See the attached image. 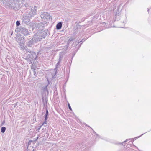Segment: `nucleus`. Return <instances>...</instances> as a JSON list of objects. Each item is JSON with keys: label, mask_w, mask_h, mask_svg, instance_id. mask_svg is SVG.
<instances>
[{"label": "nucleus", "mask_w": 151, "mask_h": 151, "mask_svg": "<svg viewBox=\"0 0 151 151\" xmlns=\"http://www.w3.org/2000/svg\"><path fill=\"white\" fill-rule=\"evenodd\" d=\"M21 4V1L18 0H9L6 2L4 6L7 8H11L17 10L20 8Z\"/></svg>", "instance_id": "nucleus-1"}, {"label": "nucleus", "mask_w": 151, "mask_h": 151, "mask_svg": "<svg viewBox=\"0 0 151 151\" xmlns=\"http://www.w3.org/2000/svg\"><path fill=\"white\" fill-rule=\"evenodd\" d=\"M45 35L42 31H38L34 35L32 39L30 40L28 44V47H31L34 42H37L41 39L45 38Z\"/></svg>", "instance_id": "nucleus-2"}, {"label": "nucleus", "mask_w": 151, "mask_h": 151, "mask_svg": "<svg viewBox=\"0 0 151 151\" xmlns=\"http://www.w3.org/2000/svg\"><path fill=\"white\" fill-rule=\"evenodd\" d=\"M60 67V65H56L54 69L51 70L50 73H49L50 76V79H51L50 83L49 79H47L48 81V84H53V85H56L57 81L55 78L56 77V74L57 73L58 69Z\"/></svg>", "instance_id": "nucleus-3"}, {"label": "nucleus", "mask_w": 151, "mask_h": 151, "mask_svg": "<svg viewBox=\"0 0 151 151\" xmlns=\"http://www.w3.org/2000/svg\"><path fill=\"white\" fill-rule=\"evenodd\" d=\"M37 57L36 54L34 52H32L27 56L26 59L28 61L30 62L33 60H36Z\"/></svg>", "instance_id": "nucleus-4"}, {"label": "nucleus", "mask_w": 151, "mask_h": 151, "mask_svg": "<svg viewBox=\"0 0 151 151\" xmlns=\"http://www.w3.org/2000/svg\"><path fill=\"white\" fill-rule=\"evenodd\" d=\"M37 9V7L36 6H34V8L32 7L31 8V12L29 14L30 15V17H32L36 14Z\"/></svg>", "instance_id": "nucleus-5"}, {"label": "nucleus", "mask_w": 151, "mask_h": 151, "mask_svg": "<svg viewBox=\"0 0 151 151\" xmlns=\"http://www.w3.org/2000/svg\"><path fill=\"white\" fill-rule=\"evenodd\" d=\"M20 32L25 36H27L29 34L28 30L23 27L21 28Z\"/></svg>", "instance_id": "nucleus-6"}, {"label": "nucleus", "mask_w": 151, "mask_h": 151, "mask_svg": "<svg viewBox=\"0 0 151 151\" xmlns=\"http://www.w3.org/2000/svg\"><path fill=\"white\" fill-rule=\"evenodd\" d=\"M43 25L42 23L40 22L39 23H33L32 25L33 27L34 28L41 29L43 27Z\"/></svg>", "instance_id": "nucleus-7"}, {"label": "nucleus", "mask_w": 151, "mask_h": 151, "mask_svg": "<svg viewBox=\"0 0 151 151\" xmlns=\"http://www.w3.org/2000/svg\"><path fill=\"white\" fill-rule=\"evenodd\" d=\"M41 17L42 18L45 19H50V16L49 14L47 13L44 12H42Z\"/></svg>", "instance_id": "nucleus-8"}, {"label": "nucleus", "mask_w": 151, "mask_h": 151, "mask_svg": "<svg viewBox=\"0 0 151 151\" xmlns=\"http://www.w3.org/2000/svg\"><path fill=\"white\" fill-rule=\"evenodd\" d=\"M30 19L29 16H25L23 17V22L26 24H29Z\"/></svg>", "instance_id": "nucleus-9"}, {"label": "nucleus", "mask_w": 151, "mask_h": 151, "mask_svg": "<svg viewBox=\"0 0 151 151\" xmlns=\"http://www.w3.org/2000/svg\"><path fill=\"white\" fill-rule=\"evenodd\" d=\"M48 114V110L47 109H46V112L45 114V122L43 123L42 124V125H44L45 124H47V116Z\"/></svg>", "instance_id": "nucleus-10"}, {"label": "nucleus", "mask_w": 151, "mask_h": 151, "mask_svg": "<svg viewBox=\"0 0 151 151\" xmlns=\"http://www.w3.org/2000/svg\"><path fill=\"white\" fill-rule=\"evenodd\" d=\"M18 41L17 42H19V43L20 45V47L21 48V50H24L25 49V48H27L26 47H25L24 46V44L23 43L19 42V41Z\"/></svg>", "instance_id": "nucleus-11"}, {"label": "nucleus", "mask_w": 151, "mask_h": 151, "mask_svg": "<svg viewBox=\"0 0 151 151\" xmlns=\"http://www.w3.org/2000/svg\"><path fill=\"white\" fill-rule=\"evenodd\" d=\"M62 26V23L60 22L58 23L56 26V29L59 30L61 29Z\"/></svg>", "instance_id": "nucleus-12"}, {"label": "nucleus", "mask_w": 151, "mask_h": 151, "mask_svg": "<svg viewBox=\"0 0 151 151\" xmlns=\"http://www.w3.org/2000/svg\"><path fill=\"white\" fill-rule=\"evenodd\" d=\"M8 1V0H0V2H2L4 6Z\"/></svg>", "instance_id": "nucleus-13"}, {"label": "nucleus", "mask_w": 151, "mask_h": 151, "mask_svg": "<svg viewBox=\"0 0 151 151\" xmlns=\"http://www.w3.org/2000/svg\"><path fill=\"white\" fill-rule=\"evenodd\" d=\"M6 130V128L3 127L1 128V131L2 133H4Z\"/></svg>", "instance_id": "nucleus-14"}, {"label": "nucleus", "mask_w": 151, "mask_h": 151, "mask_svg": "<svg viewBox=\"0 0 151 151\" xmlns=\"http://www.w3.org/2000/svg\"><path fill=\"white\" fill-rule=\"evenodd\" d=\"M26 50V52H29L30 53H31L32 52H31V51L29 50V49H28V48H27H27H25V49H24Z\"/></svg>", "instance_id": "nucleus-15"}, {"label": "nucleus", "mask_w": 151, "mask_h": 151, "mask_svg": "<svg viewBox=\"0 0 151 151\" xmlns=\"http://www.w3.org/2000/svg\"><path fill=\"white\" fill-rule=\"evenodd\" d=\"M62 58H63V56L61 55H60L59 58V61L60 62L62 59Z\"/></svg>", "instance_id": "nucleus-16"}, {"label": "nucleus", "mask_w": 151, "mask_h": 151, "mask_svg": "<svg viewBox=\"0 0 151 151\" xmlns=\"http://www.w3.org/2000/svg\"><path fill=\"white\" fill-rule=\"evenodd\" d=\"M16 25L17 26H18L20 25V23L19 21H17L16 22Z\"/></svg>", "instance_id": "nucleus-17"}, {"label": "nucleus", "mask_w": 151, "mask_h": 151, "mask_svg": "<svg viewBox=\"0 0 151 151\" xmlns=\"http://www.w3.org/2000/svg\"><path fill=\"white\" fill-rule=\"evenodd\" d=\"M35 69H34L33 70V73H34V75L35 76H36V72L35 71Z\"/></svg>", "instance_id": "nucleus-18"}, {"label": "nucleus", "mask_w": 151, "mask_h": 151, "mask_svg": "<svg viewBox=\"0 0 151 151\" xmlns=\"http://www.w3.org/2000/svg\"><path fill=\"white\" fill-rule=\"evenodd\" d=\"M44 91H46L48 93V90H47V86H46L44 88Z\"/></svg>", "instance_id": "nucleus-19"}, {"label": "nucleus", "mask_w": 151, "mask_h": 151, "mask_svg": "<svg viewBox=\"0 0 151 151\" xmlns=\"http://www.w3.org/2000/svg\"><path fill=\"white\" fill-rule=\"evenodd\" d=\"M68 105L69 108V109L70 110L72 111V109L71 107V106L70 105V104L69 103H68Z\"/></svg>", "instance_id": "nucleus-20"}, {"label": "nucleus", "mask_w": 151, "mask_h": 151, "mask_svg": "<svg viewBox=\"0 0 151 151\" xmlns=\"http://www.w3.org/2000/svg\"><path fill=\"white\" fill-rule=\"evenodd\" d=\"M32 140H29V142L28 143V145H29L31 144V142H32Z\"/></svg>", "instance_id": "nucleus-21"}, {"label": "nucleus", "mask_w": 151, "mask_h": 151, "mask_svg": "<svg viewBox=\"0 0 151 151\" xmlns=\"http://www.w3.org/2000/svg\"><path fill=\"white\" fill-rule=\"evenodd\" d=\"M60 62L58 61L56 64V65H60Z\"/></svg>", "instance_id": "nucleus-22"}, {"label": "nucleus", "mask_w": 151, "mask_h": 151, "mask_svg": "<svg viewBox=\"0 0 151 151\" xmlns=\"http://www.w3.org/2000/svg\"><path fill=\"white\" fill-rule=\"evenodd\" d=\"M127 140H128V139H126V140L125 141H124V142H123V143L125 142H127Z\"/></svg>", "instance_id": "nucleus-23"}, {"label": "nucleus", "mask_w": 151, "mask_h": 151, "mask_svg": "<svg viewBox=\"0 0 151 151\" xmlns=\"http://www.w3.org/2000/svg\"><path fill=\"white\" fill-rule=\"evenodd\" d=\"M31 68H32V69H33H33H34V68H33V67H31Z\"/></svg>", "instance_id": "nucleus-24"}, {"label": "nucleus", "mask_w": 151, "mask_h": 151, "mask_svg": "<svg viewBox=\"0 0 151 151\" xmlns=\"http://www.w3.org/2000/svg\"><path fill=\"white\" fill-rule=\"evenodd\" d=\"M147 10L148 11V12H149V9H148Z\"/></svg>", "instance_id": "nucleus-25"}, {"label": "nucleus", "mask_w": 151, "mask_h": 151, "mask_svg": "<svg viewBox=\"0 0 151 151\" xmlns=\"http://www.w3.org/2000/svg\"><path fill=\"white\" fill-rule=\"evenodd\" d=\"M40 128H39L38 129H40Z\"/></svg>", "instance_id": "nucleus-26"}, {"label": "nucleus", "mask_w": 151, "mask_h": 151, "mask_svg": "<svg viewBox=\"0 0 151 151\" xmlns=\"http://www.w3.org/2000/svg\"><path fill=\"white\" fill-rule=\"evenodd\" d=\"M41 127V126H40V128Z\"/></svg>", "instance_id": "nucleus-27"}, {"label": "nucleus", "mask_w": 151, "mask_h": 151, "mask_svg": "<svg viewBox=\"0 0 151 151\" xmlns=\"http://www.w3.org/2000/svg\"><path fill=\"white\" fill-rule=\"evenodd\" d=\"M96 135H97V136H98V135H97V134H96Z\"/></svg>", "instance_id": "nucleus-28"}]
</instances>
